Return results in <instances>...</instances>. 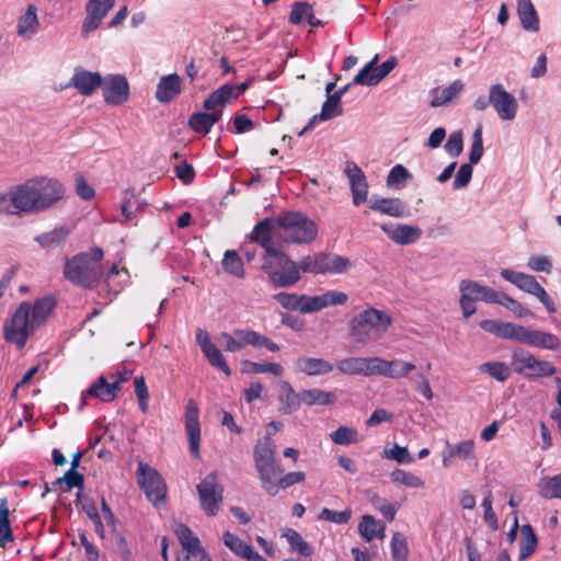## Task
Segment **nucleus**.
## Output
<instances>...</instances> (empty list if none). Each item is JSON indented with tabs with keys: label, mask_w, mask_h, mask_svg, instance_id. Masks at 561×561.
I'll use <instances>...</instances> for the list:
<instances>
[{
	"label": "nucleus",
	"mask_w": 561,
	"mask_h": 561,
	"mask_svg": "<svg viewBox=\"0 0 561 561\" xmlns=\"http://www.w3.org/2000/svg\"><path fill=\"white\" fill-rule=\"evenodd\" d=\"M492 304H499L508 309L512 313H514L517 318H525L533 316V312L525 308L519 301L514 299L513 297L506 295L503 291L496 293V297Z\"/></svg>",
	"instance_id": "45"
},
{
	"label": "nucleus",
	"mask_w": 561,
	"mask_h": 561,
	"mask_svg": "<svg viewBox=\"0 0 561 561\" xmlns=\"http://www.w3.org/2000/svg\"><path fill=\"white\" fill-rule=\"evenodd\" d=\"M381 229L389 239L401 245L414 243L422 236V230L417 226L405 224H383Z\"/></svg>",
	"instance_id": "19"
},
{
	"label": "nucleus",
	"mask_w": 561,
	"mask_h": 561,
	"mask_svg": "<svg viewBox=\"0 0 561 561\" xmlns=\"http://www.w3.org/2000/svg\"><path fill=\"white\" fill-rule=\"evenodd\" d=\"M391 324L392 318L387 312L371 307L353 317L350 330L355 341L366 344L380 339Z\"/></svg>",
	"instance_id": "4"
},
{
	"label": "nucleus",
	"mask_w": 561,
	"mask_h": 561,
	"mask_svg": "<svg viewBox=\"0 0 561 561\" xmlns=\"http://www.w3.org/2000/svg\"><path fill=\"white\" fill-rule=\"evenodd\" d=\"M370 209L400 218L404 216L405 205L400 198H376L371 201Z\"/></svg>",
	"instance_id": "36"
},
{
	"label": "nucleus",
	"mask_w": 561,
	"mask_h": 561,
	"mask_svg": "<svg viewBox=\"0 0 561 561\" xmlns=\"http://www.w3.org/2000/svg\"><path fill=\"white\" fill-rule=\"evenodd\" d=\"M174 533L182 546V548L187 551L191 549H196L197 546L202 545L198 537H196L193 531L183 524H178L174 528Z\"/></svg>",
	"instance_id": "48"
},
{
	"label": "nucleus",
	"mask_w": 561,
	"mask_h": 561,
	"mask_svg": "<svg viewBox=\"0 0 561 561\" xmlns=\"http://www.w3.org/2000/svg\"><path fill=\"white\" fill-rule=\"evenodd\" d=\"M322 307L328 308L331 306H342L348 300L347 294L337 290H329L320 295Z\"/></svg>",
	"instance_id": "64"
},
{
	"label": "nucleus",
	"mask_w": 561,
	"mask_h": 561,
	"mask_svg": "<svg viewBox=\"0 0 561 561\" xmlns=\"http://www.w3.org/2000/svg\"><path fill=\"white\" fill-rule=\"evenodd\" d=\"M517 15L525 31H539V16L531 0H516Z\"/></svg>",
	"instance_id": "30"
},
{
	"label": "nucleus",
	"mask_w": 561,
	"mask_h": 561,
	"mask_svg": "<svg viewBox=\"0 0 561 561\" xmlns=\"http://www.w3.org/2000/svg\"><path fill=\"white\" fill-rule=\"evenodd\" d=\"M459 287L461 293L467 297H470L473 301L482 300L488 304L493 302L497 293V290L473 280H462Z\"/></svg>",
	"instance_id": "31"
},
{
	"label": "nucleus",
	"mask_w": 561,
	"mask_h": 561,
	"mask_svg": "<svg viewBox=\"0 0 561 561\" xmlns=\"http://www.w3.org/2000/svg\"><path fill=\"white\" fill-rule=\"evenodd\" d=\"M537 486L538 493L541 497L547 500H561V473L548 478H542L538 482Z\"/></svg>",
	"instance_id": "43"
},
{
	"label": "nucleus",
	"mask_w": 561,
	"mask_h": 561,
	"mask_svg": "<svg viewBox=\"0 0 561 561\" xmlns=\"http://www.w3.org/2000/svg\"><path fill=\"white\" fill-rule=\"evenodd\" d=\"M408 553L407 538L400 533H394L391 538V554L393 561H407Z\"/></svg>",
	"instance_id": "54"
},
{
	"label": "nucleus",
	"mask_w": 561,
	"mask_h": 561,
	"mask_svg": "<svg viewBox=\"0 0 561 561\" xmlns=\"http://www.w3.org/2000/svg\"><path fill=\"white\" fill-rule=\"evenodd\" d=\"M351 517H352L351 508H346L341 512L333 511L330 508H323L319 515L320 519L335 523L339 525L346 524L351 519Z\"/></svg>",
	"instance_id": "61"
},
{
	"label": "nucleus",
	"mask_w": 561,
	"mask_h": 561,
	"mask_svg": "<svg viewBox=\"0 0 561 561\" xmlns=\"http://www.w3.org/2000/svg\"><path fill=\"white\" fill-rule=\"evenodd\" d=\"M135 393L138 399V404L142 413L148 412L149 392L142 376H138L134 380Z\"/></svg>",
	"instance_id": "60"
},
{
	"label": "nucleus",
	"mask_w": 561,
	"mask_h": 561,
	"mask_svg": "<svg viewBox=\"0 0 561 561\" xmlns=\"http://www.w3.org/2000/svg\"><path fill=\"white\" fill-rule=\"evenodd\" d=\"M446 152L453 157H458L463 150V134L462 131H454L450 134L447 142L445 144Z\"/></svg>",
	"instance_id": "63"
},
{
	"label": "nucleus",
	"mask_w": 561,
	"mask_h": 561,
	"mask_svg": "<svg viewBox=\"0 0 561 561\" xmlns=\"http://www.w3.org/2000/svg\"><path fill=\"white\" fill-rule=\"evenodd\" d=\"M527 328L513 322H502L500 339L525 343Z\"/></svg>",
	"instance_id": "50"
},
{
	"label": "nucleus",
	"mask_w": 561,
	"mask_h": 561,
	"mask_svg": "<svg viewBox=\"0 0 561 561\" xmlns=\"http://www.w3.org/2000/svg\"><path fill=\"white\" fill-rule=\"evenodd\" d=\"M284 537L287 539V542L294 551H297L304 557H309L312 554V547L301 537L298 531L294 529H287L284 534Z\"/></svg>",
	"instance_id": "47"
},
{
	"label": "nucleus",
	"mask_w": 561,
	"mask_h": 561,
	"mask_svg": "<svg viewBox=\"0 0 561 561\" xmlns=\"http://www.w3.org/2000/svg\"><path fill=\"white\" fill-rule=\"evenodd\" d=\"M104 256L101 248L94 247L89 252H81L71 259H67L64 267V276L72 284L83 287H94L101 276L100 262Z\"/></svg>",
	"instance_id": "2"
},
{
	"label": "nucleus",
	"mask_w": 561,
	"mask_h": 561,
	"mask_svg": "<svg viewBox=\"0 0 561 561\" xmlns=\"http://www.w3.org/2000/svg\"><path fill=\"white\" fill-rule=\"evenodd\" d=\"M85 13L81 31L83 37H87L100 26L108 11L102 5L101 0H89L85 5Z\"/></svg>",
	"instance_id": "23"
},
{
	"label": "nucleus",
	"mask_w": 561,
	"mask_h": 561,
	"mask_svg": "<svg viewBox=\"0 0 561 561\" xmlns=\"http://www.w3.org/2000/svg\"><path fill=\"white\" fill-rule=\"evenodd\" d=\"M385 365H379L378 375L388 378L399 379L405 377L409 373L415 369V365L402 360H386L382 359Z\"/></svg>",
	"instance_id": "37"
},
{
	"label": "nucleus",
	"mask_w": 561,
	"mask_h": 561,
	"mask_svg": "<svg viewBox=\"0 0 561 561\" xmlns=\"http://www.w3.org/2000/svg\"><path fill=\"white\" fill-rule=\"evenodd\" d=\"M501 276L520 290L537 297L550 313L556 312L553 300L535 276L513 270H502Z\"/></svg>",
	"instance_id": "11"
},
{
	"label": "nucleus",
	"mask_w": 561,
	"mask_h": 561,
	"mask_svg": "<svg viewBox=\"0 0 561 561\" xmlns=\"http://www.w3.org/2000/svg\"><path fill=\"white\" fill-rule=\"evenodd\" d=\"M54 308L55 300L49 296L37 299L34 304L21 302L11 318L4 322V340L22 350L28 337L45 324Z\"/></svg>",
	"instance_id": "1"
},
{
	"label": "nucleus",
	"mask_w": 561,
	"mask_h": 561,
	"mask_svg": "<svg viewBox=\"0 0 561 561\" xmlns=\"http://www.w3.org/2000/svg\"><path fill=\"white\" fill-rule=\"evenodd\" d=\"M222 111H210V113H194L188 119V126L192 130L201 135H207L213 126L221 118Z\"/></svg>",
	"instance_id": "29"
},
{
	"label": "nucleus",
	"mask_w": 561,
	"mask_h": 561,
	"mask_svg": "<svg viewBox=\"0 0 561 561\" xmlns=\"http://www.w3.org/2000/svg\"><path fill=\"white\" fill-rule=\"evenodd\" d=\"M181 83L182 80L176 73L163 76L157 85V100L161 103H168L172 101L180 94Z\"/></svg>",
	"instance_id": "28"
},
{
	"label": "nucleus",
	"mask_w": 561,
	"mask_h": 561,
	"mask_svg": "<svg viewBox=\"0 0 561 561\" xmlns=\"http://www.w3.org/2000/svg\"><path fill=\"white\" fill-rule=\"evenodd\" d=\"M238 99V91L233 88V84L226 83L215 90L204 101V107L207 111H222L226 104H230L232 101Z\"/></svg>",
	"instance_id": "24"
},
{
	"label": "nucleus",
	"mask_w": 561,
	"mask_h": 561,
	"mask_svg": "<svg viewBox=\"0 0 561 561\" xmlns=\"http://www.w3.org/2000/svg\"><path fill=\"white\" fill-rule=\"evenodd\" d=\"M13 541V535L9 522V508L7 501L0 504V547L4 548L8 542Z\"/></svg>",
	"instance_id": "49"
},
{
	"label": "nucleus",
	"mask_w": 561,
	"mask_h": 561,
	"mask_svg": "<svg viewBox=\"0 0 561 561\" xmlns=\"http://www.w3.org/2000/svg\"><path fill=\"white\" fill-rule=\"evenodd\" d=\"M330 438L337 445H350L359 440L358 433L355 428L348 426H340L330 434Z\"/></svg>",
	"instance_id": "53"
},
{
	"label": "nucleus",
	"mask_w": 561,
	"mask_h": 561,
	"mask_svg": "<svg viewBox=\"0 0 561 561\" xmlns=\"http://www.w3.org/2000/svg\"><path fill=\"white\" fill-rule=\"evenodd\" d=\"M295 369L307 376H318L331 373L333 365L322 358L301 356L295 360Z\"/></svg>",
	"instance_id": "27"
},
{
	"label": "nucleus",
	"mask_w": 561,
	"mask_h": 561,
	"mask_svg": "<svg viewBox=\"0 0 561 561\" xmlns=\"http://www.w3.org/2000/svg\"><path fill=\"white\" fill-rule=\"evenodd\" d=\"M490 101L491 106L502 121H513L516 117L518 110L517 100L501 83L490 87Z\"/></svg>",
	"instance_id": "15"
},
{
	"label": "nucleus",
	"mask_w": 561,
	"mask_h": 561,
	"mask_svg": "<svg viewBox=\"0 0 561 561\" xmlns=\"http://www.w3.org/2000/svg\"><path fill=\"white\" fill-rule=\"evenodd\" d=\"M538 545L537 536L529 524H525L520 528V541H519V561L526 560L530 557Z\"/></svg>",
	"instance_id": "42"
},
{
	"label": "nucleus",
	"mask_w": 561,
	"mask_h": 561,
	"mask_svg": "<svg viewBox=\"0 0 561 561\" xmlns=\"http://www.w3.org/2000/svg\"><path fill=\"white\" fill-rule=\"evenodd\" d=\"M36 214L53 208L65 196L64 185L50 178L37 176L27 180Z\"/></svg>",
	"instance_id": "7"
},
{
	"label": "nucleus",
	"mask_w": 561,
	"mask_h": 561,
	"mask_svg": "<svg viewBox=\"0 0 561 561\" xmlns=\"http://www.w3.org/2000/svg\"><path fill=\"white\" fill-rule=\"evenodd\" d=\"M465 84L460 80H455L448 87L434 88L431 90V102L432 107H439L451 103L463 90Z\"/></svg>",
	"instance_id": "26"
},
{
	"label": "nucleus",
	"mask_w": 561,
	"mask_h": 561,
	"mask_svg": "<svg viewBox=\"0 0 561 561\" xmlns=\"http://www.w3.org/2000/svg\"><path fill=\"white\" fill-rule=\"evenodd\" d=\"M379 365H385L380 357H348L336 363V368L345 375H378Z\"/></svg>",
	"instance_id": "16"
},
{
	"label": "nucleus",
	"mask_w": 561,
	"mask_h": 561,
	"mask_svg": "<svg viewBox=\"0 0 561 561\" xmlns=\"http://www.w3.org/2000/svg\"><path fill=\"white\" fill-rule=\"evenodd\" d=\"M312 7L308 2H295L293 4L289 22L293 24H301L305 20L312 19Z\"/></svg>",
	"instance_id": "55"
},
{
	"label": "nucleus",
	"mask_w": 561,
	"mask_h": 561,
	"mask_svg": "<svg viewBox=\"0 0 561 561\" xmlns=\"http://www.w3.org/2000/svg\"><path fill=\"white\" fill-rule=\"evenodd\" d=\"M278 236L280 238V230L277 224V217L274 218H265L257 222L252 232L251 239L252 241L259 243L265 251L264 260L270 259L273 255L280 252L274 244L273 238Z\"/></svg>",
	"instance_id": "14"
},
{
	"label": "nucleus",
	"mask_w": 561,
	"mask_h": 561,
	"mask_svg": "<svg viewBox=\"0 0 561 561\" xmlns=\"http://www.w3.org/2000/svg\"><path fill=\"white\" fill-rule=\"evenodd\" d=\"M221 264L225 272L239 278L244 277L243 263L236 250H227Z\"/></svg>",
	"instance_id": "46"
},
{
	"label": "nucleus",
	"mask_w": 561,
	"mask_h": 561,
	"mask_svg": "<svg viewBox=\"0 0 561 561\" xmlns=\"http://www.w3.org/2000/svg\"><path fill=\"white\" fill-rule=\"evenodd\" d=\"M345 173L348 178L355 206L366 202L368 195V185L363 170L355 163H347Z\"/></svg>",
	"instance_id": "20"
},
{
	"label": "nucleus",
	"mask_w": 561,
	"mask_h": 561,
	"mask_svg": "<svg viewBox=\"0 0 561 561\" xmlns=\"http://www.w3.org/2000/svg\"><path fill=\"white\" fill-rule=\"evenodd\" d=\"M478 371L480 374H486L492 379L502 383L506 382L512 375L511 367L506 363L500 360H489L482 363L479 365Z\"/></svg>",
	"instance_id": "39"
},
{
	"label": "nucleus",
	"mask_w": 561,
	"mask_h": 561,
	"mask_svg": "<svg viewBox=\"0 0 561 561\" xmlns=\"http://www.w3.org/2000/svg\"><path fill=\"white\" fill-rule=\"evenodd\" d=\"M300 399L306 405H333L337 397L333 391H325L319 388L304 389L300 391Z\"/></svg>",
	"instance_id": "33"
},
{
	"label": "nucleus",
	"mask_w": 561,
	"mask_h": 561,
	"mask_svg": "<svg viewBox=\"0 0 561 561\" xmlns=\"http://www.w3.org/2000/svg\"><path fill=\"white\" fill-rule=\"evenodd\" d=\"M56 483L57 484L66 483L67 491L71 490L72 488H78L79 492L77 494V501L81 500L84 478H83V474H81L77 470L69 469L61 478H58L56 480Z\"/></svg>",
	"instance_id": "52"
},
{
	"label": "nucleus",
	"mask_w": 561,
	"mask_h": 561,
	"mask_svg": "<svg viewBox=\"0 0 561 561\" xmlns=\"http://www.w3.org/2000/svg\"><path fill=\"white\" fill-rule=\"evenodd\" d=\"M185 431L188 438L190 450L195 457H199L201 425L199 411L193 400H188L185 408Z\"/></svg>",
	"instance_id": "18"
},
{
	"label": "nucleus",
	"mask_w": 561,
	"mask_h": 561,
	"mask_svg": "<svg viewBox=\"0 0 561 561\" xmlns=\"http://www.w3.org/2000/svg\"><path fill=\"white\" fill-rule=\"evenodd\" d=\"M511 364L517 374L528 378L552 376L557 371L550 362L538 359L520 348L512 352Z\"/></svg>",
	"instance_id": "10"
},
{
	"label": "nucleus",
	"mask_w": 561,
	"mask_h": 561,
	"mask_svg": "<svg viewBox=\"0 0 561 561\" xmlns=\"http://www.w3.org/2000/svg\"><path fill=\"white\" fill-rule=\"evenodd\" d=\"M137 474L138 483L150 502L157 505L159 501L164 500L167 486L162 477L156 469L147 463L139 462Z\"/></svg>",
	"instance_id": "13"
},
{
	"label": "nucleus",
	"mask_w": 561,
	"mask_h": 561,
	"mask_svg": "<svg viewBox=\"0 0 561 561\" xmlns=\"http://www.w3.org/2000/svg\"><path fill=\"white\" fill-rule=\"evenodd\" d=\"M70 234L69 228L60 226L51 231L38 234L35 237V241L45 249L56 248L62 244Z\"/></svg>",
	"instance_id": "41"
},
{
	"label": "nucleus",
	"mask_w": 561,
	"mask_h": 561,
	"mask_svg": "<svg viewBox=\"0 0 561 561\" xmlns=\"http://www.w3.org/2000/svg\"><path fill=\"white\" fill-rule=\"evenodd\" d=\"M393 482L410 486V488H423L424 481L412 472H408L401 469H396L391 473Z\"/></svg>",
	"instance_id": "57"
},
{
	"label": "nucleus",
	"mask_w": 561,
	"mask_h": 561,
	"mask_svg": "<svg viewBox=\"0 0 561 561\" xmlns=\"http://www.w3.org/2000/svg\"><path fill=\"white\" fill-rule=\"evenodd\" d=\"M320 265L321 274H340L348 270L351 262L335 253L320 252Z\"/></svg>",
	"instance_id": "35"
},
{
	"label": "nucleus",
	"mask_w": 561,
	"mask_h": 561,
	"mask_svg": "<svg viewBox=\"0 0 561 561\" xmlns=\"http://www.w3.org/2000/svg\"><path fill=\"white\" fill-rule=\"evenodd\" d=\"M0 214L18 216L36 214L27 180L0 194Z\"/></svg>",
	"instance_id": "9"
},
{
	"label": "nucleus",
	"mask_w": 561,
	"mask_h": 561,
	"mask_svg": "<svg viewBox=\"0 0 561 561\" xmlns=\"http://www.w3.org/2000/svg\"><path fill=\"white\" fill-rule=\"evenodd\" d=\"M104 101L110 105L125 103L129 96V84L122 75H112L105 79L103 85Z\"/></svg>",
	"instance_id": "17"
},
{
	"label": "nucleus",
	"mask_w": 561,
	"mask_h": 561,
	"mask_svg": "<svg viewBox=\"0 0 561 561\" xmlns=\"http://www.w3.org/2000/svg\"><path fill=\"white\" fill-rule=\"evenodd\" d=\"M204 355L206 356V358L208 359L209 364L213 367L220 369L226 376L231 375V370L224 355L216 345L213 347H208V350L204 352Z\"/></svg>",
	"instance_id": "58"
},
{
	"label": "nucleus",
	"mask_w": 561,
	"mask_h": 561,
	"mask_svg": "<svg viewBox=\"0 0 561 561\" xmlns=\"http://www.w3.org/2000/svg\"><path fill=\"white\" fill-rule=\"evenodd\" d=\"M217 341L227 352L231 353L241 351L245 345L265 347L270 352H278L280 350L279 345L270 337L252 330H236L233 335L221 332L217 336Z\"/></svg>",
	"instance_id": "8"
},
{
	"label": "nucleus",
	"mask_w": 561,
	"mask_h": 561,
	"mask_svg": "<svg viewBox=\"0 0 561 561\" xmlns=\"http://www.w3.org/2000/svg\"><path fill=\"white\" fill-rule=\"evenodd\" d=\"M378 55H376L363 69L354 77L353 84L360 85H376L378 81L374 72V68L377 65Z\"/></svg>",
	"instance_id": "51"
},
{
	"label": "nucleus",
	"mask_w": 561,
	"mask_h": 561,
	"mask_svg": "<svg viewBox=\"0 0 561 561\" xmlns=\"http://www.w3.org/2000/svg\"><path fill=\"white\" fill-rule=\"evenodd\" d=\"M342 113L343 107L342 103L339 101V96L330 95L327 98V101L322 105L320 121H330L342 115Z\"/></svg>",
	"instance_id": "56"
},
{
	"label": "nucleus",
	"mask_w": 561,
	"mask_h": 561,
	"mask_svg": "<svg viewBox=\"0 0 561 561\" xmlns=\"http://www.w3.org/2000/svg\"><path fill=\"white\" fill-rule=\"evenodd\" d=\"M283 308L289 310L300 311L301 308V295L278 293L273 297Z\"/></svg>",
	"instance_id": "62"
},
{
	"label": "nucleus",
	"mask_w": 561,
	"mask_h": 561,
	"mask_svg": "<svg viewBox=\"0 0 561 561\" xmlns=\"http://www.w3.org/2000/svg\"><path fill=\"white\" fill-rule=\"evenodd\" d=\"M39 25L37 10L34 5H28L26 12L19 19L16 32L18 35L30 39L37 31Z\"/></svg>",
	"instance_id": "38"
},
{
	"label": "nucleus",
	"mask_w": 561,
	"mask_h": 561,
	"mask_svg": "<svg viewBox=\"0 0 561 561\" xmlns=\"http://www.w3.org/2000/svg\"><path fill=\"white\" fill-rule=\"evenodd\" d=\"M102 83L103 79L99 72L77 68L69 84L75 87L82 95H91Z\"/></svg>",
	"instance_id": "22"
},
{
	"label": "nucleus",
	"mask_w": 561,
	"mask_h": 561,
	"mask_svg": "<svg viewBox=\"0 0 561 561\" xmlns=\"http://www.w3.org/2000/svg\"><path fill=\"white\" fill-rule=\"evenodd\" d=\"M472 145L469 153L470 164H477L483 156V139H482V126L479 125L472 136Z\"/></svg>",
	"instance_id": "59"
},
{
	"label": "nucleus",
	"mask_w": 561,
	"mask_h": 561,
	"mask_svg": "<svg viewBox=\"0 0 561 561\" xmlns=\"http://www.w3.org/2000/svg\"><path fill=\"white\" fill-rule=\"evenodd\" d=\"M217 480V473L210 472L197 485L201 506L209 516L217 515L219 505L224 499V489Z\"/></svg>",
	"instance_id": "12"
},
{
	"label": "nucleus",
	"mask_w": 561,
	"mask_h": 561,
	"mask_svg": "<svg viewBox=\"0 0 561 561\" xmlns=\"http://www.w3.org/2000/svg\"><path fill=\"white\" fill-rule=\"evenodd\" d=\"M267 433L253 448L254 466L262 489L271 496H276V482L283 469L276 462V446Z\"/></svg>",
	"instance_id": "3"
},
{
	"label": "nucleus",
	"mask_w": 561,
	"mask_h": 561,
	"mask_svg": "<svg viewBox=\"0 0 561 561\" xmlns=\"http://www.w3.org/2000/svg\"><path fill=\"white\" fill-rule=\"evenodd\" d=\"M530 346L557 350L560 347V339L550 332L527 329L525 343Z\"/></svg>",
	"instance_id": "32"
},
{
	"label": "nucleus",
	"mask_w": 561,
	"mask_h": 561,
	"mask_svg": "<svg viewBox=\"0 0 561 561\" xmlns=\"http://www.w3.org/2000/svg\"><path fill=\"white\" fill-rule=\"evenodd\" d=\"M222 540L226 547H228L234 554L249 559L254 551L252 546L240 539L238 536L226 531L222 535Z\"/></svg>",
	"instance_id": "44"
},
{
	"label": "nucleus",
	"mask_w": 561,
	"mask_h": 561,
	"mask_svg": "<svg viewBox=\"0 0 561 561\" xmlns=\"http://www.w3.org/2000/svg\"><path fill=\"white\" fill-rule=\"evenodd\" d=\"M262 270L277 288L291 287L301 277L298 264L282 251L270 259H265Z\"/></svg>",
	"instance_id": "6"
},
{
	"label": "nucleus",
	"mask_w": 561,
	"mask_h": 561,
	"mask_svg": "<svg viewBox=\"0 0 561 561\" xmlns=\"http://www.w3.org/2000/svg\"><path fill=\"white\" fill-rule=\"evenodd\" d=\"M118 391L117 382L108 381L104 376H101L85 393L96 397L103 402H111L116 398Z\"/></svg>",
	"instance_id": "34"
},
{
	"label": "nucleus",
	"mask_w": 561,
	"mask_h": 561,
	"mask_svg": "<svg viewBox=\"0 0 561 561\" xmlns=\"http://www.w3.org/2000/svg\"><path fill=\"white\" fill-rule=\"evenodd\" d=\"M279 411L283 414H291L302 404L300 391L296 392L288 381H280L278 389Z\"/></svg>",
	"instance_id": "25"
},
{
	"label": "nucleus",
	"mask_w": 561,
	"mask_h": 561,
	"mask_svg": "<svg viewBox=\"0 0 561 561\" xmlns=\"http://www.w3.org/2000/svg\"><path fill=\"white\" fill-rule=\"evenodd\" d=\"M280 239L290 243H310L318 234L317 224L298 211L282 213L277 216Z\"/></svg>",
	"instance_id": "5"
},
{
	"label": "nucleus",
	"mask_w": 561,
	"mask_h": 561,
	"mask_svg": "<svg viewBox=\"0 0 561 561\" xmlns=\"http://www.w3.org/2000/svg\"><path fill=\"white\" fill-rule=\"evenodd\" d=\"M358 533L367 542H370L375 538L385 537V526L374 516L364 515L358 525Z\"/></svg>",
	"instance_id": "40"
},
{
	"label": "nucleus",
	"mask_w": 561,
	"mask_h": 561,
	"mask_svg": "<svg viewBox=\"0 0 561 561\" xmlns=\"http://www.w3.org/2000/svg\"><path fill=\"white\" fill-rule=\"evenodd\" d=\"M474 447L476 445L472 439L462 440L458 444L447 442L443 453V466L446 468L451 467L455 458L463 460L476 459Z\"/></svg>",
	"instance_id": "21"
}]
</instances>
